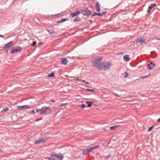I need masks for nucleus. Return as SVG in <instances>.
I'll return each mask as SVG.
<instances>
[{
    "label": "nucleus",
    "instance_id": "f257e3e1",
    "mask_svg": "<svg viewBox=\"0 0 160 160\" xmlns=\"http://www.w3.org/2000/svg\"><path fill=\"white\" fill-rule=\"evenodd\" d=\"M112 64L108 62H103L101 64V66L99 67V69L101 70H107L109 69Z\"/></svg>",
    "mask_w": 160,
    "mask_h": 160
},
{
    "label": "nucleus",
    "instance_id": "f03ea898",
    "mask_svg": "<svg viewBox=\"0 0 160 160\" xmlns=\"http://www.w3.org/2000/svg\"><path fill=\"white\" fill-rule=\"evenodd\" d=\"M102 59V58H98L96 59L94 61H92L93 66L99 69V67L101 66V62Z\"/></svg>",
    "mask_w": 160,
    "mask_h": 160
},
{
    "label": "nucleus",
    "instance_id": "7ed1b4c3",
    "mask_svg": "<svg viewBox=\"0 0 160 160\" xmlns=\"http://www.w3.org/2000/svg\"><path fill=\"white\" fill-rule=\"evenodd\" d=\"M51 109L50 107H44L40 109V112L39 114L42 115L43 114L47 113L48 112H50Z\"/></svg>",
    "mask_w": 160,
    "mask_h": 160
},
{
    "label": "nucleus",
    "instance_id": "20e7f679",
    "mask_svg": "<svg viewBox=\"0 0 160 160\" xmlns=\"http://www.w3.org/2000/svg\"><path fill=\"white\" fill-rule=\"evenodd\" d=\"M30 108V107L28 105H23L22 106H17V108L18 111L24 110L26 109H29Z\"/></svg>",
    "mask_w": 160,
    "mask_h": 160
},
{
    "label": "nucleus",
    "instance_id": "39448f33",
    "mask_svg": "<svg viewBox=\"0 0 160 160\" xmlns=\"http://www.w3.org/2000/svg\"><path fill=\"white\" fill-rule=\"evenodd\" d=\"M22 50L21 47H18L13 48L11 51L10 53H13L15 52H19L21 51Z\"/></svg>",
    "mask_w": 160,
    "mask_h": 160
},
{
    "label": "nucleus",
    "instance_id": "423d86ee",
    "mask_svg": "<svg viewBox=\"0 0 160 160\" xmlns=\"http://www.w3.org/2000/svg\"><path fill=\"white\" fill-rule=\"evenodd\" d=\"M47 139L46 138H42L39 139L38 140L35 142V144H38L40 143L45 142Z\"/></svg>",
    "mask_w": 160,
    "mask_h": 160
},
{
    "label": "nucleus",
    "instance_id": "0eeeda50",
    "mask_svg": "<svg viewBox=\"0 0 160 160\" xmlns=\"http://www.w3.org/2000/svg\"><path fill=\"white\" fill-rule=\"evenodd\" d=\"M145 41V39H143L142 37L139 38L135 40V42L137 43H140L141 44L143 43Z\"/></svg>",
    "mask_w": 160,
    "mask_h": 160
},
{
    "label": "nucleus",
    "instance_id": "6e6552de",
    "mask_svg": "<svg viewBox=\"0 0 160 160\" xmlns=\"http://www.w3.org/2000/svg\"><path fill=\"white\" fill-rule=\"evenodd\" d=\"M13 45V42L12 41L7 43L6 44L4 47V48L7 49L12 46Z\"/></svg>",
    "mask_w": 160,
    "mask_h": 160
},
{
    "label": "nucleus",
    "instance_id": "1a4fd4ad",
    "mask_svg": "<svg viewBox=\"0 0 160 160\" xmlns=\"http://www.w3.org/2000/svg\"><path fill=\"white\" fill-rule=\"evenodd\" d=\"M51 156L56 157L58 158V159L60 160H62L63 158V156H62L61 154H60L59 155H58L57 154H52L51 155Z\"/></svg>",
    "mask_w": 160,
    "mask_h": 160
},
{
    "label": "nucleus",
    "instance_id": "9d476101",
    "mask_svg": "<svg viewBox=\"0 0 160 160\" xmlns=\"http://www.w3.org/2000/svg\"><path fill=\"white\" fill-rule=\"evenodd\" d=\"M155 66V64L153 63L152 62H151L149 64H147V66L149 70H151L153 67Z\"/></svg>",
    "mask_w": 160,
    "mask_h": 160
},
{
    "label": "nucleus",
    "instance_id": "9b49d317",
    "mask_svg": "<svg viewBox=\"0 0 160 160\" xmlns=\"http://www.w3.org/2000/svg\"><path fill=\"white\" fill-rule=\"evenodd\" d=\"M155 6H156V4L155 3H152L151 4L149 7L148 8V9L147 12H151V9L153 8Z\"/></svg>",
    "mask_w": 160,
    "mask_h": 160
},
{
    "label": "nucleus",
    "instance_id": "f8f14e48",
    "mask_svg": "<svg viewBox=\"0 0 160 160\" xmlns=\"http://www.w3.org/2000/svg\"><path fill=\"white\" fill-rule=\"evenodd\" d=\"M68 61L66 58H62L61 59V63L62 64L66 65Z\"/></svg>",
    "mask_w": 160,
    "mask_h": 160
},
{
    "label": "nucleus",
    "instance_id": "ddd939ff",
    "mask_svg": "<svg viewBox=\"0 0 160 160\" xmlns=\"http://www.w3.org/2000/svg\"><path fill=\"white\" fill-rule=\"evenodd\" d=\"M80 12L79 11H76L70 13L72 17H73L80 14Z\"/></svg>",
    "mask_w": 160,
    "mask_h": 160
},
{
    "label": "nucleus",
    "instance_id": "4468645a",
    "mask_svg": "<svg viewBox=\"0 0 160 160\" xmlns=\"http://www.w3.org/2000/svg\"><path fill=\"white\" fill-rule=\"evenodd\" d=\"M95 9L96 11L98 12L100 10V5L98 2H97L95 6Z\"/></svg>",
    "mask_w": 160,
    "mask_h": 160
},
{
    "label": "nucleus",
    "instance_id": "2eb2a0df",
    "mask_svg": "<svg viewBox=\"0 0 160 160\" xmlns=\"http://www.w3.org/2000/svg\"><path fill=\"white\" fill-rule=\"evenodd\" d=\"M124 60L126 62L128 61L130 59L129 56L128 55H126L123 57Z\"/></svg>",
    "mask_w": 160,
    "mask_h": 160
},
{
    "label": "nucleus",
    "instance_id": "dca6fc26",
    "mask_svg": "<svg viewBox=\"0 0 160 160\" xmlns=\"http://www.w3.org/2000/svg\"><path fill=\"white\" fill-rule=\"evenodd\" d=\"M99 147V146H97L96 147H91L90 148L87 149V152H88V153L90 152L92 150H93L95 148H96Z\"/></svg>",
    "mask_w": 160,
    "mask_h": 160
},
{
    "label": "nucleus",
    "instance_id": "f3484780",
    "mask_svg": "<svg viewBox=\"0 0 160 160\" xmlns=\"http://www.w3.org/2000/svg\"><path fill=\"white\" fill-rule=\"evenodd\" d=\"M85 12H89V13L87 14V13H83L82 14L83 15L88 16V15H90V14H91V12H90V11L89 10H88V8H86L85 10Z\"/></svg>",
    "mask_w": 160,
    "mask_h": 160
},
{
    "label": "nucleus",
    "instance_id": "a211bd4d",
    "mask_svg": "<svg viewBox=\"0 0 160 160\" xmlns=\"http://www.w3.org/2000/svg\"><path fill=\"white\" fill-rule=\"evenodd\" d=\"M118 126V125H115L114 126L111 127L110 128V130H114L116 128H117Z\"/></svg>",
    "mask_w": 160,
    "mask_h": 160
},
{
    "label": "nucleus",
    "instance_id": "6ab92c4d",
    "mask_svg": "<svg viewBox=\"0 0 160 160\" xmlns=\"http://www.w3.org/2000/svg\"><path fill=\"white\" fill-rule=\"evenodd\" d=\"M80 20V18L78 17H76L74 20V21L76 22Z\"/></svg>",
    "mask_w": 160,
    "mask_h": 160
},
{
    "label": "nucleus",
    "instance_id": "aec40b11",
    "mask_svg": "<svg viewBox=\"0 0 160 160\" xmlns=\"http://www.w3.org/2000/svg\"><path fill=\"white\" fill-rule=\"evenodd\" d=\"M106 13V12H105L102 13H98V15L99 16H102L103 15H105Z\"/></svg>",
    "mask_w": 160,
    "mask_h": 160
},
{
    "label": "nucleus",
    "instance_id": "412c9836",
    "mask_svg": "<svg viewBox=\"0 0 160 160\" xmlns=\"http://www.w3.org/2000/svg\"><path fill=\"white\" fill-rule=\"evenodd\" d=\"M82 153L84 155H86L88 153V152H87V149H83L82 151Z\"/></svg>",
    "mask_w": 160,
    "mask_h": 160
},
{
    "label": "nucleus",
    "instance_id": "4be33fe9",
    "mask_svg": "<svg viewBox=\"0 0 160 160\" xmlns=\"http://www.w3.org/2000/svg\"><path fill=\"white\" fill-rule=\"evenodd\" d=\"M48 31L49 33L50 34L52 35L55 33V32L52 30H48Z\"/></svg>",
    "mask_w": 160,
    "mask_h": 160
},
{
    "label": "nucleus",
    "instance_id": "5701e85b",
    "mask_svg": "<svg viewBox=\"0 0 160 160\" xmlns=\"http://www.w3.org/2000/svg\"><path fill=\"white\" fill-rule=\"evenodd\" d=\"M54 73L53 72H52L48 75V77H52L54 76Z\"/></svg>",
    "mask_w": 160,
    "mask_h": 160
},
{
    "label": "nucleus",
    "instance_id": "b1692460",
    "mask_svg": "<svg viewBox=\"0 0 160 160\" xmlns=\"http://www.w3.org/2000/svg\"><path fill=\"white\" fill-rule=\"evenodd\" d=\"M47 158L49 160H55V159L53 157H48Z\"/></svg>",
    "mask_w": 160,
    "mask_h": 160
},
{
    "label": "nucleus",
    "instance_id": "393cba45",
    "mask_svg": "<svg viewBox=\"0 0 160 160\" xmlns=\"http://www.w3.org/2000/svg\"><path fill=\"white\" fill-rule=\"evenodd\" d=\"M148 76H149V75L145 76H141V77H140L139 78H142V79H143V78H147Z\"/></svg>",
    "mask_w": 160,
    "mask_h": 160
},
{
    "label": "nucleus",
    "instance_id": "a878e982",
    "mask_svg": "<svg viewBox=\"0 0 160 160\" xmlns=\"http://www.w3.org/2000/svg\"><path fill=\"white\" fill-rule=\"evenodd\" d=\"M86 90L88 91H92V92H93L95 91V90L93 89H86Z\"/></svg>",
    "mask_w": 160,
    "mask_h": 160
},
{
    "label": "nucleus",
    "instance_id": "bb28decb",
    "mask_svg": "<svg viewBox=\"0 0 160 160\" xmlns=\"http://www.w3.org/2000/svg\"><path fill=\"white\" fill-rule=\"evenodd\" d=\"M125 73L126 75L124 76V78H127L128 76V73L126 72H125Z\"/></svg>",
    "mask_w": 160,
    "mask_h": 160
},
{
    "label": "nucleus",
    "instance_id": "cd10ccee",
    "mask_svg": "<svg viewBox=\"0 0 160 160\" xmlns=\"http://www.w3.org/2000/svg\"><path fill=\"white\" fill-rule=\"evenodd\" d=\"M98 13H97L96 12H94L92 15V17H93L96 15H98Z\"/></svg>",
    "mask_w": 160,
    "mask_h": 160
},
{
    "label": "nucleus",
    "instance_id": "c85d7f7f",
    "mask_svg": "<svg viewBox=\"0 0 160 160\" xmlns=\"http://www.w3.org/2000/svg\"><path fill=\"white\" fill-rule=\"evenodd\" d=\"M154 127L153 126H151V127H150L148 129V132H149L150 131L152 128Z\"/></svg>",
    "mask_w": 160,
    "mask_h": 160
},
{
    "label": "nucleus",
    "instance_id": "c756f323",
    "mask_svg": "<svg viewBox=\"0 0 160 160\" xmlns=\"http://www.w3.org/2000/svg\"><path fill=\"white\" fill-rule=\"evenodd\" d=\"M67 104H68V103H62L61 104V105L60 106V107H61L62 106H65V105H67Z\"/></svg>",
    "mask_w": 160,
    "mask_h": 160
},
{
    "label": "nucleus",
    "instance_id": "7c9ffc66",
    "mask_svg": "<svg viewBox=\"0 0 160 160\" xmlns=\"http://www.w3.org/2000/svg\"><path fill=\"white\" fill-rule=\"evenodd\" d=\"M93 103H90L88 104V107H90L91 106L92 104Z\"/></svg>",
    "mask_w": 160,
    "mask_h": 160
},
{
    "label": "nucleus",
    "instance_id": "2f4dec72",
    "mask_svg": "<svg viewBox=\"0 0 160 160\" xmlns=\"http://www.w3.org/2000/svg\"><path fill=\"white\" fill-rule=\"evenodd\" d=\"M8 110V108H6L5 109H4L2 110V111H6Z\"/></svg>",
    "mask_w": 160,
    "mask_h": 160
},
{
    "label": "nucleus",
    "instance_id": "473e14b6",
    "mask_svg": "<svg viewBox=\"0 0 160 160\" xmlns=\"http://www.w3.org/2000/svg\"><path fill=\"white\" fill-rule=\"evenodd\" d=\"M85 103L87 104H88L89 103H94V102H93L86 101L85 102Z\"/></svg>",
    "mask_w": 160,
    "mask_h": 160
},
{
    "label": "nucleus",
    "instance_id": "72a5a7b5",
    "mask_svg": "<svg viewBox=\"0 0 160 160\" xmlns=\"http://www.w3.org/2000/svg\"><path fill=\"white\" fill-rule=\"evenodd\" d=\"M81 106L82 107V108H85V106L84 104H82L81 105Z\"/></svg>",
    "mask_w": 160,
    "mask_h": 160
},
{
    "label": "nucleus",
    "instance_id": "f704fd0d",
    "mask_svg": "<svg viewBox=\"0 0 160 160\" xmlns=\"http://www.w3.org/2000/svg\"><path fill=\"white\" fill-rule=\"evenodd\" d=\"M43 44V43L41 42H39L38 43V44L39 46H41Z\"/></svg>",
    "mask_w": 160,
    "mask_h": 160
},
{
    "label": "nucleus",
    "instance_id": "c9c22d12",
    "mask_svg": "<svg viewBox=\"0 0 160 160\" xmlns=\"http://www.w3.org/2000/svg\"><path fill=\"white\" fill-rule=\"evenodd\" d=\"M36 43V42H33V44H32V45L33 46H35Z\"/></svg>",
    "mask_w": 160,
    "mask_h": 160
},
{
    "label": "nucleus",
    "instance_id": "e433bc0d",
    "mask_svg": "<svg viewBox=\"0 0 160 160\" xmlns=\"http://www.w3.org/2000/svg\"><path fill=\"white\" fill-rule=\"evenodd\" d=\"M36 111L37 112H39V113L40 112V109H37L36 110Z\"/></svg>",
    "mask_w": 160,
    "mask_h": 160
},
{
    "label": "nucleus",
    "instance_id": "4c0bfd02",
    "mask_svg": "<svg viewBox=\"0 0 160 160\" xmlns=\"http://www.w3.org/2000/svg\"><path fill=\"white\" fill-rule=\"evenodd\" d=\"M66 19H62L61 20L62 22L66 20Z\"/></svg>",
    "mask_w": 160,
    "mask_h": 160
},
{
    "label": "nucleus",
    "instance_id": "58836bf2",
    "mask_svg": "<svg viewBox=\"0 0 160 160\" xmlns=\"http://www.w3.org/2000/svg\"><path fill=\"white\" fill-rule=\"evenodd\" d=\"M77 80L78 81H82V80L81 79H80L79 78H77Z\"/></svg>",
    "mask_w": 160,
    "mask_h": 160
},
{
    "label": "nucleus",
    "instance_id": "ea45409f",
    "mask_svg": "<svg viewBox=\"0 0 160 160\" xmlns=\"http://www.w3.org/2000/svg\"><path fill=\"white\" fill-rule=\"evenodd\" d=\"M31 113H35V112L34 110H33L32 111Z\"/></svg>",
    "mask_w": 160,
    "mask_h": 160
},
{
    "label": "nucleus",
    "instance_id": "a19ab883",
    "mask_svg": "<svg viewBox=\"0 0 160 160\" xmlns=\"http://www.w3.org/2000/svg\"><path fill=\"white\" fill-rule=\"evenodd\" d=\"M61 22V20L59 21H58L57 22V23H60V22Z\"/></svg>",
    "mask_w": 160,
    "mask_h": 160
},
{
    "label": "nucleus",
    "instance_id": "79ce46f5",
    "mask_svg": "<svg viewBox=\"0 0 160 160\" xmlns=\"http://www.w3.org/2000/svg\"><path fill=\"white\" fill-rule=\"evenodd\" d=\"M0 37H1V38H3L4 37V36L0 34Z\"/></svg>",
    "mask_w": 160,
    "mask_h": 160
},
{
    "label": "nucleus",
    "instance_id": "37998d69",
    "mask_svg": "<svg viewBox=\"0 0 160 160\" xmlns=\"http://www.w3.org/2000/svg\"><path fill=\"white\" fill-rule=\"evenodd\" d=\"M157 122H160V118L157 120Z\"/></svg>",
    "mask_w": 160,
    "mask_h": 160
},
{
    "label": "nucleus",
    "instance_id": "c03bdc74",
    "mask_svg": "<svg viewBox=\"0 0 160 160\" xmlns=\"http://www.w3.org/2000/svg\"><path fill=\"white\" fill-rule=\"evenodd\" d=\"M110 156V155H109V156H107V157H105V158H108V157H109Z\"/></svg>",
    "mask_w": 160,
    "mask_h": 160
},
{
    "label": "nucleus",
    "instance_id": "a18cd8bd",
    "mask_svg": "<svg viewBox=\"0 0 160 160\" xmlns=\"http://www.w3.org/2000/svg\"><path fill=\"white\" fill-rule=\"evenodd\" d=\"M156 39L157 40H160V38H156Z\"/></svg>",
    "mask_w": 160,
    "mask_h": 160
},
{
    "label": "nucleus",
    "instance_id": "49530a36",
    "mask_svg": "<svg viewBox=\"0 0 160 160\" xmlns=\"http://www.w3.org/2000/svg\"><path fill=\"white\" fill-rule=\"evenodd\" d=\"M3 152L2 151L1 149H0V152Z\"/></svg>",
    "mask_w": 160,
    "mask_h": 160
},
{
    "label": "nucleus",
    "instance_id": "de8ad7c7",
    "mask_svg": "<svg viewBox=\"0 0 160 160\" xmlns=\"http://www.w3.org/2000/svg\"><path fill=\"white\" fill-rule=\"evenodd\" d=\"M82 81L84 82H85V80H82Z\"/></svg>",
    "mask_w": 160,
    "mask_h": 160
},
{
    "label": "nucleus",
    "instance_id": "09e8293b",
    "mask_svg": "<svg viewBox=\"0 0 160 160\" xmlns=\"http://www.w3.org/2000/svg\"><path fill=\"white\" fill-rule=\"evenodd\" d=\"M39 121V119H36V121Z\"/></svg>",
    "mask_w": 160,
    "mask_h": 160
},
{
    "label": "nucleus",
    "instance_id": "8fccbe9b",
    "mask_svg": "<svg viewBox=\"0 0 160 160\" xmlns=\"http://www.w3.org/2000/svg\"><path fill=\"white\" fill-rule=\"evenodd\" d=\"M86 83H87V84H88V83H88V82H86Z\"/></svg>",
    "mask_w": 160,
    "mask_h": 160
},
{
    "label": "nucleus",
    "instance_id": "3c124183",
    "mask_svg": "<svg viewBox=\"0 0 160 160\" xmlns=\"http://www.w3.org/2000/svg\"><path fill=\"white\" fill-rule=\"evenodd\" d=\"M103 130H106V129L105 128L103 129Z\"/></svg>",
    "mask_w": 160,
    "mask_h": 160
},
{
    "label": "nucleus",
    "instance_id": "603ef678",
    "mask_svg": "<svg viewBox=\"0 0 160 160\" xmlns=\"http://www.w3.org/2000/svg\"><path fill=\"white\" fill-rule=\"evenodd\" d=\"M132 42L134 43V42Z\"/></svg>",
    "mask_w": 160,
    "mask_h": 160
}]
</instances>
